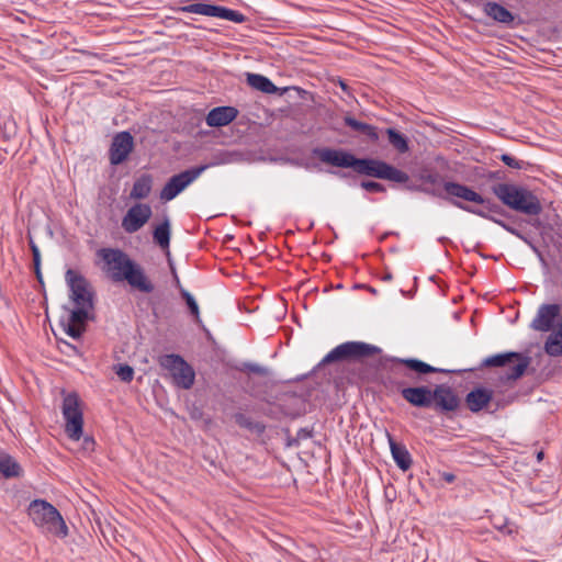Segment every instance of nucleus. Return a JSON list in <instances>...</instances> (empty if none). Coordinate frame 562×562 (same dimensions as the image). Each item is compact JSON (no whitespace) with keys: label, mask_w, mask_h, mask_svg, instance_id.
<instances>
[{"label":"nucleus","mask_w":562,"mask_h":562,"mask_svg":"<svg viewBox=\"0 0 562 562\" xmlns=\"http://www.w3.org/2000/svg\"><path fill=\"white\" fill-rule=\"evenodd\" d=\"M501 160L506 165L508 166L509 168H513V169H522L524 166L526 165L525 161L522 160H518L516 159L515 157H513L512 155L509 154H502L501 155Z\"/></svg>","instance_id":"obj_35"},{"label":"nucleus","mask_w":562,"mask_h":562,"mask_svg":"<svg viewBox=\"0 0 562 562\" xmlns=\"http://www.w3.org/2000/svg\"><path fill=\"white\" fill-rule=\"evenodd\" d=\"M237 115L238 110L234 106H217L209 112L205 121L210 127H221L233 122Z\"/></svg>","instance_id":"obj_19"},{"label":"nucleus","mask_w":562,"mask_h":562,"mask_svg":"<svg viewBox=\"0 0 562 562\" xmlns=\"http://www.w3.org/2000/svg\"><path fill=\"white\" fill-rule=\"evenodd\" d=\"M34 271H35L37 280L40 282H43V280H42V272H41V266H34Z\"/></svg>","instance_id":"obj_44"},{"label":"nucleus","mask_w":562,"mask_h":562,"mask_svg":"<svg viewBox=\"0 0 562 562\" xmlns=\"http://www.w3.org/2000/svg\"><path fill=\"white\" fill-rule=\"evenodd\" d=\"M381 352L378 346L363 341H346L331 349L319 366L336 361H363Z\"/></svg>","instance_id":"obj_7"},{"label":"nucleus","mask_w":562,"mask_h":562,"mask_svg":"<svg viewBox=\"0 0 562 562\" xmlns=\"http://www.w3.org/2000/svg\"><path fill=\"white\" fill-rule=\"evenodd\" d=\"M176 281H177V284L180 283V280L178 279V277L176 276Z\"/></svg>","instance_id":"obj_50"},{"label":"nucleus","mask_w":562,"mask_h":562,"mask_svg":"<svg viewBox=\"0 0 562 562\" xmlns=\"http://www.w3.org/2000/svg\"><path fill=\"white\" fill-rule=\"evenodd\" d=\"M420 180L422 184L413 188L414 190H418L434 196L443 198L441 190V188L443 189V182L439 173L429 172L426 175H422Z\"/></svg>","instance_id":"obj_22"},{"label":"nucleus","mask_w":562,"mask_h":562,"mask_svg":"<svg viewBox=\"0 0 562 562\" xmlns=\"http://www.w3.org/2000/svg\"><path fill=\"white\" fill-rule=\"evenodd\" d=\"M338 85L344 92H346L347 94H350V89H349L348 85L346 83V81L339 79Z\"/></svg>","instance_id":"obj_43"},{"label":"nucleus","mask_w":562,"mask_h":562,"mask_svg":"<svg viewBox=\"0 0 562 562\" xmlns=\"http://www.w3.org/2000/svg\"><path fill=\"white\" fill-rule=\"evenodd\" d=\"M344 122L352 131L366 135L370 140L376 142L379 139V134H378L376 127H374L370 124L360 122L349 115L345 116Z\"/></svg>","instance_id":"obj_27"},{"label":"nucleus","mask_w":562,"mask_h":562,"mask_svg":"<svg viewBox=\"0 0 562 562\" xmlns=\"http://www.w3.org/2000/svg\"><path fill=\"white\" fill-rule=\"evenodd\" d=\"M315 154L322 162L339 168H351L355 157L348 151L333 148L316 149Z\"/></svg>","instance_id":"obj_18"},{"label":"nucleus","mask_w":562,"mask_h":562,"mask_svg":"<svg viewBox=\"0 0 562 562\" xmlns=\"http://www.w3.org/2000/svg\"><path fill=\"white\" fill-rule=\"evenodd\" d=\"M180 293H181V296L183 297V300L186 301L188 308H189L190 313L192 314V316L194 317L195 322L200 323L201 322L200 310H199V305H198L194 296L189 291H187L184 289H180Z\"/></svg>","instance_id":"obj_33"},{"label":"nucleus","mask_w":562,"mask_h":562,"mask_svg":"<svg viewBox=\"0 0 562 562\" xmlns=\"http://www.w3.org/2000/svg\"><path fill=\"white\" fill-rule=\"evenodd\" d=\"M391 279H392V276H391L390 273H387V274H385V276L383 277V280H384V281H390Z\"/></svg>","instance_id":"obj_48"},{"label":"nucleus","mask_w":562,"mask_h":562,"mask_svg":"<svg viewBox=\"0 0 562 562\" xmlns=\"http://www.w3.org/2000/svg\"><path fill=\"white\" fill-rule=\"evenodd\" d=\"M313 435V430L308 428H301L297 430L295 438L297 439V442L300 443L302 440L311 438Z\"/></svg>","instance_id":"obj_39"},{"label":"nucleus","mask_w":562,"mask_h":562,"mask_svg":"<svg viewBox=\"0 0 562 562\" xmlns=\"http://www.w3.org/2000/svg\"><path fill=\"white\" fill-rule=\"evenodd\" d=\"M451 204L454 205L456 207L460 209V210H463L465 212L475 214V215H477L480 217L490 220V221L501 225L502 227H504L506 231H508L510 233H515V229L510 228L506 223H504L503 221H501L498 218H495L492 215V213H499L501 212V207L499 206H498V209H496L494 211H488L486 205H483V209H476V207H473V206L468 205L465 203H461V202H457V201H451Z\"/></svg>","instance_id":"obj_23"},{"label":"nucleus","mask_w":562,"mask_h":562,"mask_svg":"<svg viewBox=\"0 0 562 562\" xmlns=\"http://www.w3.org/2000/svg\"><path fill=\"white\" fill-rule=\"evenodd\" d=\"M385 435L396 465L402 471H407L413 463L411 453L408 452L407 448L404 445L397 443L389 431H385Z\"/></svg>","instance_id":"obj_21"},{"label":"nucleus","mask_w":562,"mask_h":562,"mask_svg":"<svg viewBox=\"0 0 562 562\" xmlns=\"http://www.w3.org/2000/svg\"><path fill=\"white\" fill-rule=\"evenodd\" d=\"M492 191L503 204L516 212L539 215L542 211L539 199L527 188L510 183H497L492 187Z\"/></svg>","instance_id":"obj_3"},{"label":"nucleus","mask_w":562,"mask_h":562,"mask_svg":"<svg viewBox=\"0 0 562 562\" xmlns=\"http://www.w3.org/2000/svg\"><path fill=\"white\" fill-rule=\"evenodd\" d=\"M211 165H201L172 176L160 191L164 201L173 200L187 187L194 182Z\"/></svg>","instance_id":"obj_12"},{"label":"nucleus","mask_w":562,"mask_h":562,"mask_svg":"<svg viewBox=\"0 0 562 562\" xmlns=\"http://www.w3.org/2000/svg\"><path fill=\"white\" fill-rule=\"evenodd\" d=\"M159 363L170 373L176 386L189 390L194 384L195 372L181 356L175 353L165 355L160 357Z\"/></svg>","instance_id":"obj_8"},{"label":"nucleus","mask_w":562,"mask_h":562,"mask_svg":"<svg viewBox=\"0 0 562 562\" xmlns=\"http://www.w3.org/2000/svg\"><path fill=\"white\" fill-rule=\"evenodd\" d=\"M61 412L66 422V434L71 440H79L82 436L83 416L80 400L76 393L67 394L64 397Z\"/></svg>","instance_id":"obj_10"},{"label":"nucleus","mask_w":562,"mask_h":562,"mask_svg":"<svg viewBox=\"0 0 562 562\" xmlns=\"http://www.w3.org/2000/svg\"><path fill=\"white\" fill-rule=\"evenodd\" d=\"M460 398L447 384H437L431 391V407L440 413H450L459 408Z\"/></svg>","instance_id":"obj_15"},{"label":"nucleus","mask_w":562,"mask_h":562,"mask_svg":"<svg viewBox=\"0 0 562 562\" xmlns=\"http://www.w3.org/2000/svg\"><path fill=\"white\" fill-rule=\"evenodd\" d=\"M494 526L495 528H497L498 530L503 531V532H506L508 535L513 533L514 532V529L510 527V525L504 520L503 522H494Z\"/></svg>","instance_id":"obj_40"},{"label":"nucleus","mask_w":562,"mask_h":562,"mask_svg":"<svg viewBox=\"0 0 562 562\" xmlns=\"http://www.w3.org/2000/svg\"><path fill=\"white\" fill-rule=\"evenodd\" d=\"M85 449L92 450L94 446V440L90 437H86L83 440Z\"/></svg>","instance_id":"obj_42"},{"label":"nucleus","mask_w":562,"mask_h":562,"mask_svg":"<svg viewBox=\"0 0 562 562\" xmlns=\"http://www.w3.org/2000/svg\"><path fill=\"white\" fill-rule=\"evenodd\" d=\"M537 458H538V460H541V459L543 458V452H542V451H540V452L538 453Z\"/></svg>","instance_id":"obj_49"},{"label":"nucleus","mask_w":562,"mask_h":562,"mask_svg":"<svg viewBox=\"0 0 562 562\" xmlns=\"http://www.w3.org/2000/svg\"><path fill=\"white\" fill-rule=\"evenodd\" d=\"M64 345H65L66 347L70 348L75 353H78V350H77V348H76L75 346H72V345H70V344H68V342H66V341H64Z\"/></svg>","instance_id":"obj_46"},{"label":"nucleus","mask_w":562,"mask_h":562,"mask_svg":"<svg viewBox=\"0 0 562 562\" xmlns=\"http://www.w3.org/2000/svg\"><path fill=\"white\" fill-rule=\"evenodd\" d=\"M493 400V391L486 387H475L465 396L468 408L472 413H479L485 408Z\"/></svg>","instance_id":"obj_20"},{"label":"nucleus","mask_w":562,"mask_h":562,"mask_svg":"<svg viewBox=\"0 0 562 562\" xmlns=\"http://www.w3.org/2000/svg\"><path fill=\"white\" fill-rule=\"evenodd\" d=\"M392 361L405 367H395L392 369V373L395 376L403 378V380L398 381L390 380L392 387L400 392L402 397L412 406L422 408L431 407L432 389L426 385L411 386V384L417 383L420 375L445 372V370L415 358H392Z\"/></svg>","instance_id":"obj_1"},{"label":"nucleus","mask_w":562,"mask_h":562,"mask_svg":"<svg viewBox=\"0 0 562 562\" xmlns=\"http://www.w3.org/2000/svg\"><path fill=\"white\" fill-rule=\"evenodd\" d=\"M562 307L560 304H542L538 307L537 314L530 323L533 330L548 333L552 330L557 317H561Z\"/></svg>","instance_id":"obj_16"},{"label":"nucleus","mask_w":562,"mask_h":562,"mask_svg":"<svg viewBox=\"0 0 562 562\" xmlns=\"http://www.w3.org/2000/svg\"><path fill=\"white\" fill-rule=\"evenodd\" d=\"M153 211L146 203H135L122 218V228L127 234L138 232L150 220Z\"/></svg>","instance_id":"obj_14"},{"label":"nucleus","mask_w":562,"mask_h":562,"mask_svg":"<svg viewBox=\"0 0 562 562\" xmlns=\"http://www.w3.org/2000/svg\"><path fill=\"white\" fill-rule=\"evenodd\" d=\"M390 144L401 154L408 151V140L405 135L395 128H387L386 131Z\"/></svg>","instance_id":"obj_31"},{"label":"nucleus","mask_w":562,"mask_h":562,"mask_svg":"<svg viewBox=\"0 0 562 562\" xmlns=\"http://www.w3.org/2000/svg\"><path fill=\"white\" fill-rule=\"evenodd\" d=\"M89 318H82L81 321L72 319V311H69V315L66 319L60 321V326L64 331L74 339H79L86 329V322Z\"/></svg>","instance_id":"obj_28"},{"label":"nucleus","mask_w":562,"mask_h":562,"mask_svg":"<svg viewBox=\"0 0 562 562\" xmlns=\"http://www.w3.org/2000/svg\"><path fill=\"white\" fill-rule=\"evenodd\" d=\"M115 373L123 382H131L134 378V370L128 364H119Z\"/></svg>","instance_id":"obj_34"},{"label":"nucleus","mask_w":562,"mask_h":562,"mask_svg":"<svg viewBox=\"0 0 562 562\" xmlns=\"http://www.w3.org/2000/svg\"><path fill=\"white\" fill-rule=\"evenodd\" d=\"M361 188H363L364 190H367L369 192L382 193V192L386 191V189L383 184L375 182V181H362Z\"/></svg>","instance_id":"obj_36"},{"label":"nucleus","mask_w":562,"mask_h":562,"mask_svg":"<svg viewBox=\"0 0 562 562\" xmlns=\"http://www.w3.org/2000/svg\"><path fill=\"white\" fill-rule=\"evenodd\" d=\"M443 477H445V480H446L447 482H449V483H451V482H453V481H454V475H453V474H451V473H445V474H443Z\"/></svg>","instance_id":"obj_45"},{"label":"nucleus","mask_w":562,"mask_h":562,"mask_svg":"<svg viewBox=\"0 0 562 562\" xmlns=\"http://www.w3.org/2000/svg\"><path fill=\"white\" fill-rule=\"evenodd\" d=\"M247 83L263 93H276L278 91V88L273 85V82L267 78L266 76L259 75V74H247Z\"/></svg>","instance_id":"obj_29"},{"label":"nucleus","mask_w":562,"mask_h":562,"mask_svg":"<svg viewBox=\"0 0 562 562\" xmlns=\"http://www.w3.org/2000/svg\"><path fill=\"white\" fill-rule=\"evenodd\" d=\"M484 12L494 21L506 25L512 24L515 19L509 10L496 2H486L484 4Z\"/></svg>","instance_id":"obj_24"},{"label":"nucleus","mask_w":562,"mask_h":562,"mask_svg":"<svg viewBox=\"0 0 562 562\" xmlns=\"http://www.w3.org/2000/svg\"><path fill=\"white\" fill-rule=\"evenodd\" d=\"M65 280L69 288V300L75 304V307L71 310L72 319L90 318V313L93 310L94 293L89 281L74 269L66 271Z\"/></svg>","instance_id":"obj_4"},{"label":"nucleus","mask_w":562,"mask_h":562,"mask_svg":"<svg viewBox=\"0 0 562 562\" xmlns=\"http://www.w3.org/2000/svg\"><path fill=\"white\" fill-rule=\"evenodd\" d=\"M443 190L446 192V196H443L446 200H448L450 203L451 201L457 202H472L480 205H486L488 211H494L498 209V205L495 203H492L490 200L484 199L480 193L472 190L470 187L465 184H461L453 181H447L443 182Z\"/></svg>","instance_id":"obj_13"},{"label":"nucleus","mask_w":562,"mask_h":562,"mask_svg":"<svg viewBox=\"0 0 562 562\" xmlns=\"http://www.w3.org/2000/svg\"><path fill=\"white\" fill-rule=\"evenodd\" d=\"M27 513L32 521L43 533L64 538L68 528L60 513L44 499H34L30 503Z\"/></svg>","instance_id":"obj_5"},{"label":"nucleus","mask_w":562,"mask_h":562,"mask_svg":"<svg viewBox=\"0 0 562 562\" xmlns=\"http://www.w3.org/2000/svg\"><path fill=\"white\" fill-rule=\"evenodd\" d=\"M7 457V453L0 450V463Z\"/></svg>","instance_id":"obj_47"},{"label":"nucleus","mask_w":562,"mask_h":562,"mask_svg":"<svg viewBox=\"0 0 562 562\" xmlns=\"http://www.w3.org/2000/svg\"><path fill=\"white\" fill-rule=\"evenodd\" d=\"M530 364V358L519 352L497 353L485 358L482 367H507V380L519 379Z\"/></svg>","instance_id":"obj_9"},{"label":"nucleus","mask_w":562,"mask_h":562,"mask_svg":"<svg viewBox=\"0 0 562 562\" xmlns=\"http://www.w3.org/2000/svg\"><path fill=\"white\" fill-rule=\"evenodd\" d=\"M30 248L32 250L34 266H41V252L32 238H30Z\"/></svg>","instance_id":"obj_38"},{"label":"nucleus","mask_w":562,"mask_h":562,"mask_svg":"<svg viewBox=\"0 0 562 562\" xmlns=\"http://www.w3.org/2000/svg\"><path fill=\"white\" fill-rule=\"evenodd\" d=\"M171 10L175 12L194 13L205 16L220 18L232 21L234 23H244L247 20V18L238 11L221 5L210 4L206 2H196L182 7H175L171 8Z\"/></svg>","instance_id":"obj_11"},{"label":"nucleus","mask_w":562,"mask_h":562,"mask_svg":"<svg viewBox=\"0 0 562 562\" xmlns=\"http://www.w3.org/2000/svg\"><path fill=\"white\" fill-rule=\"evenodd\" d=\"M247 369L250 372L259 374V375H262V376H266V375L269 374L268 368L262 367V366H260L258 363H249V364H247Z\"/></svg>","instance_id":"obj_37"},{"label":"nucleus","mask_w":562,"mask_h":562,"mask_svg":"<svg viewBox=\"0 0 562 562\" xmlns=\"http://www.w3.org/2000/svg\"><path fill=\"white\" fill-rule=\"evenodd\" d=\"M133 136L128 132H120L112 140L110 147V161L112 165L122 164L133 149Z\"/></svg>","instance_id":"obj_17"},{"label":"nucleus","mask_w":562,"mask_h":562,"mask_svg":"<svg viewBox=\"0 0 562 562\" xmlns=\"http://www.w3.org/2000/svg\"><path fill=\"white\" fill-rule=\"evenodd\" d=\"M22 469L20 464L9 454L0 463V473L7 477H18L21 475Z\"/></svg>","instance_id":"obj_32"},{"label":"nucleus","mask_w":562,"mask_h":562,"mask_svg":"<svg viewBox=\"0 0 562 562\" xmlns=\"http://www.w3.org/2000/svg\"><path fill=\"white\" fill-rule=\"evenodd\" d=\"M99 256L106 265L113 281H126L132 288L143 293H151L155 290L154 283L148 279L142 266L132 260L123 250L102 248L99 250Z\"/></svg>","instance_id":"obj_2"},{"label":"nucleus","mask_w":562,"mask_h":562,"mask_svg":"<svg viewBox=\"0 0 562 562\" xmlns=\"http://www.w3.org/2000/svg\"><path fill=\"white\" fill-rule=\"evenodd\" d=\"M285 434H286V447L288 448L300 446V443L297 442V439L290 435L289 429L285 430Z\"/></svg>","instance_id":"obj_41"},{"label":"nucleus","mask_w":562,"mask_h":562,"mask_svg":"<svg viewBox=\"0 0 562 562\" xmlns=\"http://www.w3.org/2000/svg\"><path fill=\"white\" fill-rule=\"evenodd\" d=\"M351 168L359 175L389 180L396 183H405L409 179L406 172L383 160L374 158L353 157Z\"/></svg>","instance_id":"obj_6"},{"label":"nucleus","mask_w":562,"mask_h":562,"mask_svg":"<svg viewBox=\"0 0 562 562\" xmlns=\"http://www.w3.org/2000/svg\"><path fill=\"white\" fill-rule=\"evenodd\" d=\"M153 187V178L148 173L142 175L137 178L133 184L130 196L134 200H143L146 199L150 192Z\"/></svg>","instance_id":"obj_25"},{"label":"nucleus","mask_w":562,"mask_h":562,"mask_svg":"<svg viewBox=\"0 0 562 562\" xmlns=\"http://www.w3.org/2000/svg\"><path fill=\"white\" fill-rule=\"evenodd\" d=\"M234 419H235V423L239 427L248 429L249 431H251L254 434L262 435L266 430L265 424H262L260 422L252 420L250 417H248L247 415H245L243 413L235 414Z\"/></svg>","instance_id":"obj_30"},{"label":"nucleus","mask_w":562,"mask_h":562,"mask_svg":"<svg viewBox=\"0 0 562 562\" xmlns=\"http://www.w3.org/2000/svg\"><path fill=\"white\" fill-rule=\"evenodd\" d=\"M170 236H171V224L168 216H165L162 223L157 225L153 231V238L154 241L161 248V249H169L170 245Z\"/></svg>","instance_id":"obj_26"}]
</instances>
